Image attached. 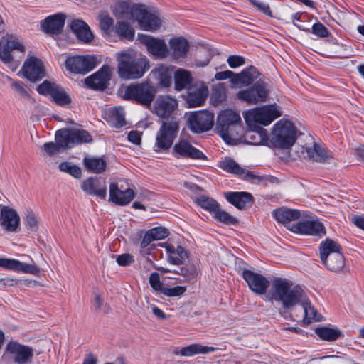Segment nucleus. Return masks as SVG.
<instances>
[{"label":"nucleus","mask_w":364,"mask_h":364,"mask_svg":"<svg viewBox=\"0 0 364 364\" xmlns=\"http://www.w3.org/2000/svg\"><path fill=\"white\" fill-rule=\"evenodd\" d=\"M177 107L176 99L170 95H159L154 102L153 112L161 118H168Z\"/></svg>","instance_id":"5701e85b"},{"label":"nucleus","mask_w":364,"mask_h":364,"mask_svg":"<svg viewBox=\"0 0 364 364\" xmlns=\"http://www.w3.org/2000/svg\"><path fill=\"white\" fill-rule=\"evenodd\" d=\"M124 114L122 107H114L105 112V118L111 126L120 128L126 124Z\"/></svg>","instance_id":"4c0bfd02"},{"label":"nucleus","mask_w":364,"mask_h":364,"mask_svg":"<svg viewBox=\"0 0 364 364\" xmlns=\"http://www.w3.org/2000/svg\"><path fill=\"white\" fill-rule=\"evenodd\" d=\"M240 122V114L230 109L223 110L218 114L216 130L227 144H235L240 140L242 134Z\"/></svg>","instance_id":"20e7f679"},{"label":"nucleus","mask_w":364,"mask_h":364,"mask_svg":"<svg viewBox=\"0 0 364 364\" xmlns=\"http://www.w3.org/2000/svg\"><path fill=\"white\" fill-rule=\"evenodd\" d=\"M242 277L247 283L249 288L257 294H264L271 286L266 277L250 270H244Z\"/></svg>","instance_id":"b1692460"},{"label":"nucleus","mask_w":364,"mask_h":364,"mask_svg":"<svg viewBox=\"0 0 364 364\" xmlns=\"http://www.w3.org/2000/svg\"><path fill=\"white\" fill-rule=\"evenodd\" d=\"M168 235V231L166 228L163 227H156L151 228L146 232L144 234L140 246L142 248L148 247L151 242L155 240H160L166 238Z\"/></svg>","instance_id":"c9c22d12"},{"label":"nucleus","mask_w":364,"mask_h":364,"mask_svg":"<svg viewBox=\"0 0 364 364\" xmlns=\"http://www.w3.org/2000/svg\"><path fill=\"white\" fill-rule=\"evenodd\" d=\"M101 29L107 35H109L113 30V19L105 13L102 12L98 16Z\"/></svg>","instance_id":"603ef678"},{"label":"nucleus","mask_w":364,"mask_h":364,"mask_svg":"<svg viewBox=\"0 0 364 364\" xmlns=\"http://www.w3.org/2000/svg\"><path fill=\"white\" fill-rule=\"evenodd\" d=\"M217 96L216 100L218 102H221L225 98V93L224 87L222 86H219L216 87L213 92V97H215Z\"/></svg>","instance_id":"338daca9"},{"label":"nucleus","mask_w":364,"mask_h":364,"mask_svg":"<svg viewBox=\"0 0 364 364\" xmlns=\"http://www.w3.org/2000/svg\"><path fill=\"white\" fill-rule=\"evenodd\" d=\"M119 21L117 23L115 26V31L120 38H124L127 40H132L134 36V31L130 27L128 23H125L124 21L132 23L127 19H122L119 16H117Z\"/></svg>","instance_id":"49530a36"},{"label":"nucleus","mask_w":364,"mask_h":364,"mask_svg":"<svg viewBox=\"0 0 364 364\" xmlns=\"http://www.w3.org/2000/svg\"><path fill=\"white\" fill-rule=\"evenodd\" d=\"M268 92L264 85L256 82L252 87L242 90L237 93V97L250 105H257L265 102Z\"/></svg>","instance_id":"2eb2a0df"},{"label":"nucleus","mask_w":364,"mask_h":364,"mask_svg":"<svg viewBox=\"0 0 364 364\" xmlns=\"http://www.w3.org/2000/svg\"><path fill=\"white\" fill-rule=\"evenodd\" d=\"M139 38L140 42L146 47L148 52L154 58L164 59L168 55L169 50L164 40L147 35H140Z\"/></svg>","instance_id":"dca6fc26"},{"label":"nucleus","mask_w":364,"mask_h":364,"mask_svg":"<svg viewBox=\"0 0 364 364\" xmlns=\"http://www.w3.org/2000/svg\"><path fill=\"white\" fill-rule=\"evenodd\" d=\"M58 85L48 80H45L43 83L40 84L37 87V91L39 94L43 95H50L51 97L57 87Z\"/></svg>","instance_id":"5fc2aeb1"},{"label":"nucleus","mask_w":364,"mask_h":364,"mask_svg":"<svg viewBox=\"0 0 364 364\" xmlns=\"http://www.w3.org/2000/svg\"><path fill=\"white\" fill-rule=\"evenodd\" d=\"M304 294L301 288L294 285L289 279L276 277L271 282L267 299L280 303L285 309H291L299 304Z\"/></svg>","instance_id":"f03ea898"},{"label":"nucleus","mask_w":364,"mask_h":364,"mask_svg":"<svg viewBox=\"0 0 364 364\" xmlns=\"http://www.w3.org/2000/svg\"><path fill=\"white\" fill-rule=\"evenodd\" d=\"M156 90L148 82L131 84L124 89V98L132 100L145 106H150Z\"/></svg>","instance_id":"6e6552de"},{"label":"nucleus","mask_w":364,"mask_h":364,"mask_svg":"<svg viewBox=\"0 0 364 364\" xmlns=\"http://www.w3.org/2000/svg\"><path fill=\"white\" fill-rule=\"evenodd\" d=\"M179 123L175 119L163 122L155 137L153 146L156 152H164L170 149L178 135Z\"/></svg>","instance_id":"0eeeda50"},{"label":"nucleus","mask_w":364,"mask_h":364,"mask_svg":"<svg viewBox=\"0 0 364 364\" xmlns=\"http://www.w3.org/2000/svg\"><path fill=\"white\" fill-rule=\"evenodd\" d=\"M128 140L136 145L140 144L141 140V133L137 131H131L128 134Z\"/></svg>","instance_id":"0e129e2a"},{"label":"nucleus","mask_w":364,"mask_h":364,"mask_svg":"<svg viewBox=\"0 0 364 364\" xmlns=\"http://www.w3.org/2000/svg\"><path fill=\"white\" fill-rule=\"evenodd\" d=\"M112 76V68L103 65L97 72L85 79L87 87L94 90H104L109 84Z\"/></svg>","instance_id":"a878e982"},{"label":"nucleus","mask_w":364,"mask_h":364,"mask_svg":"<svg viewBox=\"0 0 364 364\" xmlns=\"http://www.w3.org/2000/svg\"><path fill=\"white\" fill-rule=\"evenodd\" d=\"M214 124V114L206 110L192 112L187 116V125L194 133L210 130Z\"/></svg>","instance_id":"f8f14e48"},{"label":"nucleus","mask_w":364,"mask_h":364,"mask_svg":"<svg viewBox=\"0 0 364 364\" xmlns=\"http://www.w3.org/2000/svg\"><path fill=\"white\" fill-rule=\"evenodd\" d=\"M192 77L188 70L179 68L174 73V86L175 90L181 91L184 89H188L191 85Z\"/></svg>","instance_id":"79ce46f5"},{"label":"nucleus","mask_w":364,"mask_h":364,"mask_svg":"<svg viewBox=\"0 0 364 364\" xmlns=\"http://www.w3.org/2000/svg\"><path fill=\"white\" fill-rule=\"evenodd\" d=\"M299 304L301 305L304 311V323H310L311 322H316L322 320V316L317 312L314 306H311L305 294H303L301 300L299 301Z\"/></svg>","instance_id":"ea45409f"},{"label":"nucleus","mask_w":364,"mask_h":364,"mask_svg":"<svg viewBox=\"0 0 364 364\" xmlns=\"http://www.w3.org/2000/svg\"><path fill=\"white\" fill-rule=\"evenodd\" d=\"M114 13L116 16L122 19L136 21L139 27L147 31H156L162 24V21L156 10L141 4L118 2L114 6Z\"/></svg>","instance_id":"f257e3e1"},{"label":"nucleus","mask_w":364,"mask_h":364,"mask_svg":"<svg viewBox=\"0 0 364 364\" xmlns=\"http://www.w3.org/2000/svg\"><path fill=\"white\" fill-rule=\"evenodd\" d=\"M301 157L318 163H334L332 152L323 144L311 141L300 147Z\"/></svg>","instance_id":"9d476101"},{"label":"nucleus","mask_w":364,"mask_h":364,"mask_svg":"<svg viewBox=\"0 0 364 364\" xmlns=\"http://www.w3.org/2000/svg\"><path fill=\"white\" fill-rule=\"evenodd\" d=\"M226 200L238 209H243L252 203V196L248 192L225 193Z\"/></svg>","instance_id":"72a5a7b5"},{"label":"nucleus","mask_w":364,"mask_h":364,"mask_svg":"<svg viewBox=\"0 0 364 364\" xmlns=\"http://www.w3.org/2000/svg\"><path fill=\"white\" fill-rule=\"evenodd\" d=\"M70 27L79 41L85 43H90L94 35L90 28L82 20L74 19L70 22Z\"/></svg>","instance_id":"c756f323"},{"label":"nucleus","mask_w":364,"mask_h":364,"mask_svg":"<svg viewBox=\"0 0 364 364\" xmlns=\"http://www.w3.org/2000/svg\"><path fill=\"white\" fill-rule=\"evenodd\" d=\"M82 190L87 194L97 196L105 199L107 196V186L105 181L97 178H89L82 181Z\"/></svg>","instance_id":"c85d7f7f"},{"label":"nucleus","mask_w":364,"mask_h":364,"mask_svg":"<svg viewBox=\"0 0 364 364\" xmlns=\"http://www.w3.org/2000/svg\"><path fill=\"white\" fill-rule=\"evenodd\" d=\"M134 262V257L129 254L125 253L120 255L117 258V262L119 265L126 267L130 265Z\"/></svg>","instance_id":"680f3d73"},{"label":"nucleus","mask_w":364,"mask_h":364,"mask_svg":"<svg viewBox=\"0 0 364 364\" xmlns=\"http://www.w3.org/2000/svg\"><path fill=\"white\" fill-rule=\"evenodd\" d=\"M176 272L186 277L188 280H191L196 277L198 269L194 264H188L180 268V272Z\"/></svg>","instance_id":"864d4df0"},{"label":"nucleus","mask_w":364,"mask_h":364,"mask_svg":"<svg viewBox=\"0 0 364 364\" xmlns=\"http://www.w3.org/2000/svg\"><path fill=\"white\" fill-rule=\"evenodd\" d=\"M315 333L326 341H334L342 336V333L338 328L330 326L317 327Z\"/></svg>","instance_id":"37998d69"},{"label":"nucleus","mask_w":364,"mask_h":364,"mask_svg":"<svg viewBox=\"0 0 364 364\" xmlns=\"http://www.w3.org/2000/svg\"><path fill=\"white\" fill-rule=\"evenodd\" d=\"M65 16L62 14H56L49 16L41 21V26L43 31L48 33H60L65 24Z\"/></svg>","instance_id":"7c9ffc66"},{"label":"nucleus","mask_w":364,"mask_h":364,"mask_svg":"<svg viewBox=\"0 0 364 364\" xmlns=\"http://www.w3.org/2000/svg\"><path fill=\"white\" fill-rule=\"evenodd\" d=\"M134 191L122 181L111 183L109 185V201L119 205H127L134 198Z\"/></svg>","instance_id":"4468645a"},{"label":"nucleus","mask_w":364,"mask_h":364,"mask_svg":"<svg viewBox=\"0 0 364 364\" xmlns=\"http://www.w3.org/2000/svg\"><path fill=\"white\" fill-rule=\"evenodd\" d=\"M83 163L89 171L95 173H100L105 170L106 161L102 158L85 157Z\"/></svg>","instance_id":"a18cd8bd"},{"label":"nucleus","mask_w":364,"mask_h":364,"mask_svg":"<svg viewBox=\"0 0 364 364\" xmlns=\"http://www.w3.org/2000/svg\"><path fill=\"white\" fill-rule=\"evenodd\" d=\"M159 84L164 87H168L171 84L172 70L165 65H159L155 70Z\"/></svg>","instance_id":"de8ad7c7"},{"label":"nucleus","mask_w":364,"mask_h":364,"mask_svg":"<svg viewBox=\"0 0 364 364\" xmlns=\"http://www.w3.org/2000/svg\"><path fill=\"white\" fill-rule=\"evenodd\" d=\"M218 166L223 171L235 174L242 179L252 181L255 179L260 180V177L256 176L253 172L247 171L241 167L235 160L226 157L218 161Z\"/></svg>","instance_id":"412c9836"},{"label":"nucleus","mask_w":364,"mask_h":364,"mask_svg":"<svg viewBox=\"0 0 364 364\" xmlns=\"http://www.w3.org/2000/svg\"><path fill=\"white\" fill-rule=\"evenodd\" d=\"M13 50L25 53L26 46L16 36L7 35L2 38L0 41V59L10 68L13 71L16 70L17 65L14 63V58L11 52Z\"/></svg>","instance_id":"1a4fd4ad"},{"label":"nucleus","mask_w":364,"mask_h":364,"mask_svg":"<svg viewBox=\"0 0 364 364\" xmlns=\"http://www.w3.org/2000/svg\"><path fill=\"white\" fill-rule=\"evenodd\" d=\"M26 222L28 228L32 231L38 229V220L32 210H27L26 213Z\"/></svg>","instance_id":"bf43d9fd"},{"label":"nucleus","mask_w":364,"mask_h":364,"mask_svg":"<svg viewBox=\"0 0 364 364\" xmlns=\"http://www.w3.org/2000/svg\"><path fill=\"white\" fill-rule=\"evenodd\" d=\"M298 131L292 122L282 119L272 128L269 136V147L288 149L296 141Z\"/></svg>","instance_id":"39448f33"},{"label":"nucleus","mask_w":364,"mask_h":364,"mask_svg":"<svg viewBox=\"0 0 364 364\" xmlns=\"http://www.w3.org/2000/svg\"><path fill=\"white\" fill-rule=\"evenodd\" d=\"M0 267L33 275H38L41 272L40 268L35 264H26L14 259L0 258Z\"/></svg>","instance_id":"bb28decb"},{"label":"nucleus","mask_w":364,"mask_h":364,"mask_svg":"<svg viewBox=\"0 0 364 364\" xmlns=\"http://www.w3.org/2000/svg\"><path fill=\"white\" fill-rule=\"evenodd\" d=\"M116 58L118 62V75L124 80L141 78L150 68L148 58L138 55L132 50L117 53Z\"/></svg>","instance_id":"7ed1b4c3"},{"label":"nucleus","mask_w":364,"mask_h":364,"mask_svg":"<svg viewBox=\"0 0 364 364\" xmlns=\"http://www.w3.org/2000/svg\"><path fill=\"white\" fill-rule=\"evenodd\" d=\"M150 286L154 291L162 293L165 286L160 280V276L157 272H152L149 277Z\"/></svg>","instance_id":"6e6d98bb"},{"label":"nucleus","mask_w":364,"mask_h":364,"mask_svg":"<svg viewBox=\"0 0 364 364\" xmlns=\"http://www.w3.org/2000/svg\"><path fill=\"white\" fill-rule=\"evenodd\" d=\"M215 348L204 346L198 343H193L174 350V354L184 357H192L198 354H208L214 352Z\"/></svg>","instance_id":"f704fd0d"},{"label":"nucleus","mask_w":364,"mask_h":364,"mask_svg":"<svg viewBox=\"0 0 364 364\" xmlns=\"http://www.w3.org/2000/svg\"><path fill=\"white\" fill-rule=\"evenodd\" d=\"M321 262L329 271L333 272H340L345 267V259L341 252H334L330 255V257Z\"/></svg>","instance_id":"a19ab883"},{"label":"nucleus","mask_w":364,"mask_h":364,"mask_svg":"<svg viewBox=\"0 0 364 364\" xmlns=\"http://www.w3.org/2000/svg\"><path fill=\"white\" fill-rule=\"evenodd\" d=\"M209 90L208 86L203 82H197L191 85L188 89L186 102L188 107L202 106L208 96Z\"/></svg>","instance_id":"a211bd4d"},{"label":"nucleus","mask_w":364,"mask_h":364,"mask_svg":"<svg viewBox=\"0 0 364 364\" xmlns=\"http://www.w3.org/2000/svg\"><path fill=\"white\" fill-rule=\"evenodd\" d=\"M170 54L174 59H181L186 57L189 50L188 41L182 37L174 38L169 41Z\"/></svg>","instance_id":"473e14b6"},{"label":"nucleus","mask_w":364,"mask_h":364,"mask_svg":"<svg viewBox=\"0 0 364 364\" xmlns=\"http://www.w3.org/2000/svg\"><path fill=\"white\" fill-rule=\"evenodd\" d=\"M173 155L177 158H191L193 159H203L204 154L193 147L188 141L184 139L179 140L173 148Z\"/></svg>","instance_id":"cd10ccee"},{"label":"nucleus","mask_w":364,"mask_h":364,"mask_svg":"<svg viewBox=\"0 0 364 364\" xmlns=\"http://www.w3.org/2000/svg\"><path fill=\"white\" fill-rule=\"evenodd\" d=\"M281 115L282 111L276 104L253 108L243 113L247 126L252 128L268 126Z\"/></svg>","instance_id":"423d86ee"},{"label":"nucleus","mask_w":364,"mask_h":364,"mask_svg":"<svg viewBox=\"0 0 364 364\" xmlns=\"http://www.w3.org/2000/svg\"><path fill=\"white\" fill-rule=\"evenodd\" d=\"M292 232L301 235L322 237L326 234L323 225L318 220H305L294 224L289 228Z\"/></svg>","instance_id":"aec40b11"},{"label":"nucleus","mask_w":364,"mask_h":364,"mask_svg":"<svg viewBox=\"0 0 364 364\" xmlns=\"http://www.w3.org/2000/svg\"><path fill=\"white\" fill-rule=\"evenodd\" d=\"M195 202L203 209L210 212L213 215L216 211V209L219 208V204L214 199L207 196L196 197Z\"/></svg>","instance_id":"09e8293b"},{"label":"nucleus","mask_w":364,"mask_h":364,"mask_svg":"<svg viewBox=\"0 0 364 364\" xmlns=\"http://www.w3.org/2000/svg\"><path fill=\"white\" fill-rule=\"evenodd\" d=\"M55 140H57L55 139ZM44 150L49 154V155H53L55 154H58L60 151L61 149H68L67 147H64L61 146L58 141H56V143L49 142L46 143L43 145Z\"/></svg>","instance_id":"13d9d810"},{"label":"nucleus","mask_w":364,"mask_h":364,"mask_svg":"<svg viewBox=\"0 0 364 364\" xmlns=\"http://www.w3.org/2000/svg\"><path fill=\"white\" fill-rule=\"evenodd\" d=\"M213 218L218 221L226 225H235L237 223V219L232 215H230L228 212L220 209V207L216 209L213 213Z\"/></svg>","instance_id":"3c124183"},{"label":"nucleus","mask_w":364,"mask_h":364,"mask_svg":"<svg viewBox=\"0 0 364 364\" xmlns=\"http://www.w3.org/2000/svg\"><path fill=\"white\" fill-rule=\"evenodd\" d=\"M251 2L265 14L268 16L272 15L270 8L268 5L262 2L257 1L256 0H252Z\"/></svg>","instance_id":"69168bd1"},{"label":"nucleus","mask_w":364,"mask_h":364,"mask_svg":"<svg viewBox=\"0 0 364 364\" xmlns=\"http://www.w3.org/2000/svg\"><path fill=\"white\" fill-rule=\"evenodd\" d=\"M272 214L279 223H281L287 227L291 222L299 219L301 216L300 211L295 209H288L285 208L277 209L272 213Z\"/></svg>","instance_id":"e433bc0d"},{"label":"nucleus","mask_w":364,"mask_h":364,"mask_svg":"<svg viewBox=\"0 0 364 364\" xmlns=\"http://www.w3.org/2000/svg\"><path fill=\"white\" fill-rule=\"evenodd\" d=\"M227 61L232 68H236L245 64V59L239 55H230L228 57Z\"/></svg>","instance_id":"e2e57ef3"},{"label":"nucleus","mask_w":364,"mask_h":364,"mask_svg":"<svg viewBox=\"0 0 364 364\" xmlns=\"http://www.w3.org/2000/svg\"><path fill=\"white\" fill-rule=\"evenodd\" d=\"M6 354L15 363H25L33 357V348L18 342H10L6 347Z\"/></svg>","instance_id":"4be33fe9"},{"label":"nucleus","mask_w":364,"mask_h":364,"mask_svg":"<svg viewBox=\"0 0 364 364\" xmlns=\"http://www.w3.org/2000/svg\"><path fill=\"white\" fill-rule=\"evenodd\" d=\"M248 128L249 130L245 134V138L250 144L269 146V136L266 129L262 127Z\"/></svg>","instance_id":"2f4dec72"},{"label":"nucleus","mask_w":364,"mask_h":364,"mask_svg":"<svg viewBox=\"0 0 364 364\" xmlns=\"http://www.w3.org/2000/svg\"><path fill=\"white\" fill-rule=\"evenodd\" d=\"M20 216L18 213L9 206L1 205L0 226L8 232H16L20 227Z\"/></svg>","instance_id":"6ab92c4d"},{"label":"nucleus","mask_w":364,"mask_h":364,"mask_svg":"<svg viewBox=\"0 0 364 364\" xmlns=\"http://www.w3.org/2000/svg\"><path fill=\"white\" fill-rule=\"evenodd\" d=\"M11 87L14 89L21 95H26L27 92L23 86V84L21 82L14 81L11 83Z\"/></svg>","instance_id":"774afa93"},{"label":"nucleus","mask_w":364,"mask_h":364,"mask_svg":"<svg viewBox=\"0 0 364 364\" xmlns=\"http://www.w3.org/2000/svg\"><path fill=\"white\" fill-rule=\"evenodd\" d=\"M55 139L61 146L67 148L92 141L91 135L87 131L78 129H60L55 134Z\"/></svg>","instance_id":"9b49d317"},{"label":"nucleus","mask_w":364,"mask_h":364,"mask_svg":"<svg viewBox=\"0 0 364 364\" xmlns=\"http://www.w3.org/2000/svg\"><path fill=\"white\" fill-rule=\"evenodd\" d=\"M51 97L56 104L60 105H65L71 102L70 97L59 85H58L55 91L52 92Z\"/></svg>","instance_id":"8fccbe9b"},{"label":"nucleus","mask_w":364,"mask_h":364,"mask_svg":"<svg viewBox=\"0 0 364 364\" xmlns=\"http://www.w3.org/2000/svg\"><path fill=\"white\" fill-rule=\"evenodd\" d=\"M23 75L30 81H37L46 75L45 66L41 59L36 57L28 58L21 68Z\"/></svg>","instance_id":"f3484780"},{"label":"nucleus","mask_w":364,"mask_h":364,"mask_svg":"<svg viewBox=\"0 0 364 364\" xmlns=\"http://www.w3.org/2000/svg\"><path fill=\"white\" fill-rule=\"evenodd\" d=\"M159 246L165 249L166 260L171 264H183L188 258V252L181 245L163 242L160 243Z\"/></svg>","instance_id":"393cba45"},{"label":"nucleus","mask_w":364,"mask_h":364,"mask_svg":"<svg viewBox=\"0 0 364 364\" xmlns=\"http://www.w3.org/2000/svg\"><path fill=\"white\" fill-rule=\"evenodd\" d=\"M259 75V73L255 68L243 70L241 73L237 75L232 80V82L236 87H242L250 85L255 80Z\"/></svg>","instance_id":"58836bf2"},{"label":"nucleus","mask_w":364,"mask_h":364,"mask_svg":"<svg viewBox=\"0 0 364 364\" xmlns=\"http://www.w3.org/2000/svg\"><path fill=\"white\" fill-rule=\"evenodd\" d=\"M312 33L319 38H325L329 35L328 29L321 23L313 25Z\"/></svg>","instance_id":"052dcab7"},{"label":"nucleus","mask_w":364,"mask_h":364,"mask_svg":"<svg viewBox=\"0 0 364 364\" xmlns=\"http://www.w3.org/2000/svg\"><path fill=\"white\" fill-rule=\"evenodd\" d=\"M98 63L97 58L93 55L72 56L65 60V67L73 73L85 75L92 70Z\"/></svg>","instance_id":"ddd939ff"},{"label":"nucleus","mask_w":364,"mask_h":364,"mask_svg":"<svg viewBox=\"0 0 364 364\" xmlns=\"http://www.w3.org/2000/svg\"><path fill=\"white\" fill-rule=\"evenodd\" d=\"M321 260H324L334 252H341V247L338 243L331 239L323 241L319 247Z\"/></svg>","instance_id":"c03bdc74"},{"label":"nucleus","mask_w":364,"mask_h":364,"mask_svg":"<svg viewBox=\"0 0 364 364\" xmlns=\"http://www.w3.org/2000/svg\"><path fill=\"white\" fill-rule=\"evenodd\" d=\"M186 291V287L183 286H176L174 287H165L162 293L168 297L181 296Z\"/></svg>","instance_id":"4d7b16f0"}]
</instances>
